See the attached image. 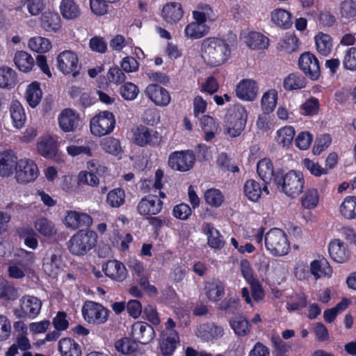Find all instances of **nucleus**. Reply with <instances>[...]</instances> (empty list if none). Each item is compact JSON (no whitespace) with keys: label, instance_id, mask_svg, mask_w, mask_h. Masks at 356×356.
<instances>
[{"label":"nucleus","instance_id":"nucleus-1","mask_svg":"<svg viewBox=\"0 0 356 356\" xmlns=\"http://www.w3.org/2000/svg\"><path fill=\"white\" fill-rule=\"evenodd\" d=\"M202 57L211 67L225 63L231 57L232 48L222 38L211 37L205 38L201 45Z\"/></svg>","mask_w":356,"mask_h":356},{"label":"nucleus","instance_id":"nucleus-2","mask_svg":"<svg viewBox=\"0 0 356 356\" xmlns=\"http://www.w3.org/2000/svg\"><path fill=\"white\" fill-rule=\"evenodd\" d=\"M274 182L280 192L295 198L302 192L305 179L301 172L290 170L280 177H275Z\"/></svg>","mask_w":356,"mask_h":356},{"label":"nucleus","instance_id":"nucleus-3","mask_svg":"<svg viewBox=\"0 0 356 356\" xmlns=\"http://www.w3.org/2000/svg\"><path fill=\"white\" fill-rule=\"evenodd\" d=\"M248 119L244 106L234 105L228 110L225 120V134L232 138L239 136L243 131Z\"/></svg>","mask_w":356,"mask_h":356},{"label":"nucleus","instance_id":"nucleus-4","mask_svg":"<svg viewBox=\"0 0 356 356\" xmlns=\"http://www.w3.org/2000/svg\"><path fill=\"white\" fill-rule=\"evenodd\" d=\"M266 249L275 257L286 255L290 250V244L285 233L277 228L268 231L265 236Z\"/></svg>","mask_w":356,"mask_h":356},{"label":"nucleus","instance_id":"nucleus-5","mask_svg":"<svg viewBox=\"0 0 356 356\" xmlns=\"http://www.w3.org/2000/svg\"><path fill=\"white\" fill-rule=\"evenodd\" d=\"M97 237V234L93 231H79L69 241L70 252L74 255L85 254L95 245Z\"/></svg>","mask_w":356,"mask_h":356},{"label":"nucleus","instance_id":"nucleus-6","mask_svg":"<svg viewBox=\"0 0 356 356\" xmlns=\"http://www.w3.org/2000/svg\"><path fill=\"white\" fill-rule=\"evenodd\" d=\"M115 120L114 115L109 111L101 112L90 120L91 133L96 136H103L110 134L114 129Z\"/></svg>","mask_w":356,"mask_h":356},{"label":"nucleus","instance_id":"nucleus-7","mask_svg":"<svg viewBox=\"0 0 356 356\" xmlns=\"http://www.w3.org/2000/svg\"><path fill=\"white\" fill-rule=\"evenodd\" d=\"M82 313L88 323L101 325L107 321L110 312L99 303L87 301L82 307Z\"/></svg>","mask_w":356,"mask_h":356},{"label":"nucleus","instance_id":"nucleus-8","mask_svg":"<svg viewBox=\"0 0 356 356\" xmlns=\"http://www.w3.org/2000/svg\"><path fill=\"white\" fill-rule=\"evenodd\" d=\"M195 156L191 150L175 152L168 158V165L175 170L186 172L193 168Z\"/></svg>","mask_w":356,"mask_h":356},{"label":"nucleus","instance_id":"nucleus-9","mask_svg":"<svg viewBox=\"0 0 356 356\" xmlns=\"http://www.w3.org/2000/svg\"><path fill=\"white\" fill-rule=\"evenodd\" d=\"M19 302L20 309L15 310V314L17 318L29 317L33 318L40 314L42 301L37 297L25 295L22 297Z\"/></svg>","mask_w":356,"mask_h":356},{"label":"nucleus","instance_id":"nucleus-10","mask_svg":"<svg viewBox=\"0 0 356 356\" xmlns=\"http://www.w3.org/2000/svg\"><path fill=\"white\" fill-rule=\"evenodd\" d=\"M57 66L64 74H72L76 77L79 74L78 56L72 51H63L58 55Z\"/></svg>","mask_w":356,"mask_h":356},{"label":"nucleus","instance_id":"nucleus-11","mask_svg":"<svg viewBox=\"0 0 356 356\" xmlns=\"http://www.w3.org/2000/svg\"><path fill=\"white\" fill-rule=\"evenodd\" d=\"M133 142L140 146L156 145L159 143L156 131L145 126L140 125L131 129Z\"/></svg>","mask_w":356,"mask_h":356},{"label":"nucleus","instance_id":"nucleus-12","mask_svg":"<svg viewBox=\"0 0 356 356\" xmlns=\"http://www.w3.org/2000/svg\"><path fill=\"white\" fill-rule=\"evenodd\" d=\"M38 174V169L35 163L29 159L18 161L15 170V179L18 183L25 184L34 181Z\"/></svg>","mask_w":356,"mask_h":356},{"label":"nucleus","instance_id":"nucleus-13","mask_svg":"<svg viewBox=\"0 0 356 356\" xmlns=\"http://www.w3.org/2000/svg\"><path fill=\"white\" fill-rule=\"evenodd\" d=\"M300 70L312 80H316L321 75L319 62L310 52L302 54L298 60Z\"/></svg>","mask_w":356,"mask_h":356},{"label":"nucleus","instance_id":"nucleus-14","mask_svg":"<svg viewBox=\"0 0 356 356\" xmlns=\"http://www.w3.org/2000/svg\"><path fill=\"white\" fill-rule=\"evenodd\" d=\"M62 265L61 251L58 248H50L43 259V269L51 277H56Z\"/></svg>","mask_w":356,"mask_h":356},{"label":"nucleus","instance_id":"nucleus-15","mask_svg":"<svg viewBox=\"0 0 356 356\" xmlns=\"http://www.w3.org/2000/svg\"><path fill=\"white\" fill-rule=\"evenodd\" d=\"M131 337L141 344H147L155 337L154 328L143 321H137L131 326Z\"/></svg>","mask_w":356,"mask_h":356},{"label":"nucleus","instance_id":"nucleus-16","mask_svg":"<svg viewBox=\"0 0 356 356\" xmlns=\"http://www.w3.org/2000/svg\"><path fill=\"white\" fill-rule=\"evenodd\" d=\"M145 92L157 106H166L170 102V95L168 91L157 84L148 85Z\"/></svg>","mask_w":356,"mask_h":356},{"label":"nucleus","instance_id":"nucleus-17","mask_svg":"<svg viewBox=\"0 0 356 356\" xmlns=\"http://www.w3.org/2000/svg\"><path fill=\"white\" fill-rule=\"evenodd\" d=\"M92 223L91 217L76 211H67L65 217V225L67 227L76 229L79 227H89Z\"/></svg>","mask_w":356,"mask_h":356},{"label":"nucleus","instance_id":"nucleus-18","mask_svg":"<svg viewBox=\"0 0 356 356\" xmlns=\"http://www.w3.org/2000/svg\"><path fill=\"white\" fill-rule=\"evenodd\" d=\"M79 121V115L70 108L64 109L58 116L59 127L65 132L75 131Z\"/></svg>","mask_w":356,"mask_h":356},{"label":"nucleus","instance_id":"nucleus-19","mask_svg":"<svg viewBox=\"0 0 356 356\" xmlns=\"http://www.w3.org/2000/svg\"><path fill=\"white\" fill-rule=\"evenodd\" d=\"M258 92L257 83L252 79H243L236 86V96L243 100L253 101Z\"/></svg>","mask_w":356,"mask_h":356},{"label":"nucleus","instance_id":"nucleus-20","mask_svg":"<svg viewBox=\"0 0 356 356\" xmlns=\"http://www.w3.org/2000/svg\"><path fill=\"white\" fill-rule=\"evenodd\" d=\"M102 270L110 278L122 282L127 277V269L124 265L117 260H110L102 266Z\"/></svg>","mask_w":356,"mask_h":356},{"label":"nucleus","instance_id":"nucleus-21","mask_svg":"<svg viewBox=\"0 0 356 356\" xmlns=\"http://www.w3.org/2000/svg\"><path fill=\"white\" fill-rule=\"evenodd\" d=\"M163 202L156 196L149 195L143 198L138 205V211L141 215H155L161 210Z\"/></svg>","mask_w":356,"mask_h":356},{"label":"nucleus","instance_id":"nucleus-22","mask_svg":"<svg viewBox=\"0 0 356 356\" xmlns=\"http://www.w3.org/2000/svg\"><path fill=\"white\" fill-rule=\"evenodd\" d=\"M17 159L12 150L0 152V175L9 177L17 166Z\"/></svg>","mask_w":356,"mask_h":356},{"label":"nucleus","instance_id":"nucleus-23","mask_svg":"<svg viewBox=\"0 0 356 356\" xmlns=\"http://www.w3.org/2000/svg\"><path fill=\"white\" fill-rule=\"evenodd\" d=\"M328 250L330 257L336 262L344 263L350 259V252L344 243L339 239H334L330 243Z\"/></svg>","mask_w":356,"mask_h":356},{"label":"nucleus","instance_id":"nucleus-24","mask_svg":"<svg viewBox=\"0 0 356 356\" xmlns=\"http://www.w3.org/2000/svg\"><path fill=\"white\" fill-rule=\"evenodd\" d=\"M261 267L268 275L276 278L282 277L286 273L284 263L280 260L273 259L270 261L267 258L263 257L261 260Z\"/></svg>","mask_w":356,"mask_h":356},{"label":"nucleus","instance_id":"nucleus-25","mask_svg":"<svg viewBox=\"0 0 356 356\" xmlns=\"http://www.w3.org/2000/svg\"><path fill=\"white\" fill-rule=\"evenodd\" d=\"M58 350L61 356H81L80 345L71 338H63L59 341Z\"/></svg>","mask_w":356,"mask_h":356},{"label":"nucleus","instance_id":"nucleus-26","mask_svg":"<svg viewBox=\"0 0 356 356\" xmlns=\"http://www.w3.org/2000/svg\"><path fill=\"white\" fill-rule=\"evenodd\" d=\"M162 16L168 23L173 24L179 22L183 16L181 4L177 2L167 3L162 10Z\"/></svg>","mask_w":356,"mask_h":356},{"label":"nucleus","instance_id":"nucleus-27","mask_svg":"<svg viewBox=\"0 0 356 356\" xmlns=\"http://www.w3.org/2000/svg\"><path fill=\"white\" fill-rule=\"evenodd\" d=\"M203 232L207 236L209 245L212 248L220 249L225 245L223 237L218 230L211 224L205 223L202 226Z\"/></svg>","mask_w":356,"mask_h":356},{"label":"nucleus","instance_id":"nucleus-28","mask_svg":"<svg viewBox=\"0 0 356 356\" xmlns=\"http://www.w3.org/2000/svg\"><path fill=\"white\" fill-rule=\"evenodd\" d=\"M310 271L317 280L323 277H330L332 273V268L329 262L323 258L313 261L310 264Z\"/></svg>","mask_w":356,"mask_h":356},{"label":"nucleus","instance_id":"nucleus-29","mask_svg":"<svg viewBox=\"0 0 356 356\" xmlns=\"http://www.w3.org/2000/svg\"><path fill=\"white\" fill-rule=\"evenodd\" d=\"M13 60L16 67L23 72L31 71L35 64L33 58L24 51H17L15 54Z\"/></svg>","mask_w":356,"mask_h":356},{"label":"nucleus","instance_id":"nucleus-30","mask_svg":"<svg viewBox=\"0 0 356 356\" xmlns=\"http://www.w3.org/2000/svg\"><path fill=\"white\" fill-rule=\"evenodd\" d=\"M60 21L58 13H44L41 17V26L46 31L56 32L61 28Z\"/></svg>","mask_w":356,"mask_h":356},{"label":"nucleus","instance_id":"nucleus-31","mask_svg":"<svg viewBox=\"0 0 356 356\" xmlns=\"http://www.w3.org/2000/svg\"><path fill=\"white\" fill-rule=\"evenodd\" d=\"M42 97V92L39 83L35 81L27 86L25 98L31 107H36L40 104Z\"/></svg>","mask_w":356,"mask_h":356},{"label":"nucleus","instance_id":"nucleus-32","mask_svg":"<svg viewBox=\"0 0 356 356\" xmlns=\"http://www.w3.org/2000/svg\"><path fill=\"white\" fill-rule=\"evenodd\" d=\"M38 150L44 157H54L57 153L56 140L51 136L42 138L38 143Z\"/></svg>","mask_w":356,"mask_h":356},{"label":"nucleus","instance_id":"nucleus-33","mask_svg":"<svg viewBox=\"0 0 356 356\" xmlns=\"http://www.w3.org/2000/svg\"><path fill=\"white\" fill-rule=\"evenodd\" d=\"M229 324L236 334L244 337L249 334L251 325L248 320L242 315L233 317L229 320Z\"/></svg>","mask_w":356,"mask_h":356},{"label":"nucleus","instance_id":"nucleus-34","mask_svg":"<svg viewBox=\"0 0 356 356\" xmlns=\"http://www.w3.org/2000/svg\"><path fill=\"white\" fill-rule=\"evenodd\" d=\"M62 16L67 19H75L81 15L79 6L74 0H62L60 5Z\"/></svg>","mask_w":356,"mask_h":356},{"label":"nucleus","instance_id":"nucleus-35","mask_svg":"<svg viewBox=\"0 0 356 356\" xmlns=\"http://www.w3.org/2000/svg\"><path fill=\"white\" fill-rule=\"evenodd\" d=\"M314 40L316 50L319 54L325 56L331 52L333 42L330 35L319 32L316 35Z\"/></svg>","mask_w":356,"mask_h":356},{"label":"nucleus","instance_id":"nucleus-36","mask_svg":"<svg viewBox=\"0 0 356 356\" xmlns=\"http://www.w3.org/2000/svg\"><path fill=\"white\" fill-rule=\"evenodd\" d=\"M257 173L265 184L269 183L276 177L273 163L268 159H263L257 163Z\"/></svg>","mask_w":356,"mask_h":356},{"label":"nucleus","instance_id":"nucleus-37","mask_svg":"<svg viewBox=\"0 0 356 356\" xmlns=\"http://www.w3.org/2000/svg\"><path fill=\"white\" fill-rule=\"evenodd\" d=\"M245 43L252 49H262L268 47V39L260 33L252 31L245 37Z\"/></svg>","mask_w":356,"mask_h":356},{"label":"nucleus","instance_id":"nucleus-38","mask_svg":"<svg viewBox=\"0 0 356 356\" xmlns=\"http://www.w3.org/2000/svg\"><path fill=\"white\" fill-rule=\"evenodd\" d=\"M225 286L218 281L213 280L207 283L205 286V293L207 298L213 302L218 301L224 296Z\"/></svg>","mask_w":356,"mask_h":356},{"label":"nucleus","instance_id":"nucleus-39","mask_svg":"<svg viewBox=\"0 0 356 356\" xmlns=\"http://www.w3.org/2000/svg\"><path fill=\"white\" fill-rule=\"evenodd\" d=\"M10 116L14 126L19 129L26 121V115L22 105L18 101H13L10 108Z\"/></svg>","mask_w":356,"mask_h":356},{"label":"nucleus","instance_id":"nucleus-40","mask_svg":"<svg viewBox=\"0 0 356 356\" xmlns=\"http://www.w3.org/2000/svg\"><path fill=\"white\" fill-rule=\"evenodd\" d=\"M179 337L175 331H170L169 333L163 334V341L161 344L162 353L165 356L171 355L175 351Z\"/></svg>","mask_w":356,"mask_h":356},{"label":"nucleus","instance_id":"nucleus-41","mask_svg":"<svg viewBox=\"0 0 356 356\" xmlns=\"http://www.w3.org/2000/svg\"><path fill=\"white\" fill-rule=\"evenodd\" d=\"M306 79L299 73H291L284 80L283 86L286 90H300L305 87Z\"/></svg>","mask_w":356,"mask_h":356},{"label":"nucleus","instance_id":"nucleus-42","mask_svg":"<svg viewBox=\"0 0 356 356\" xmlns=\"http://www.w3.org/2000/svg\"><path fill=\"white\" fill-rule=\"evenodd\" d=\"M271 19L277 26L288 29L292 25L291 15L284 9H276L271 13Z\"/></svg>","mask_w":356,"mask_h":356},{"label":"nucleus","instance_id":"nucleus-43","mask_svg":"<svg viewBox=\"0 0 356 356\" xmlns=\"http://www.w3.org/2000/svg\"><path fill=\"white\" fill-rule=\"evenodd\" d=\"M17 81V74L12 68L3 67L0 68V88H11Z\"/></svg>","mask_w":356,"mask_h":356},{"label":"nucleus","instance_id":"nucleus-44","mask_svg":"<svg viewBox=\"0 0 356 356\" xmlns=\"http://www.w3.org/2000/svg\"><path fill=\"white\" fill-rule=\"evenodd\" d=\"M340 213L346 219L356 218V197H346L340 206Z\"/></svg>","mask_w":356,"mask_h":356},{"label":"nucleus","instance_id":"nucleus-45","mask_svg":"<svg viewBox=\"0 0 356 356\" xmlns=\"http://www.w3.org/2000/svg\"><path fill=\"white\" fill-rule=\"evenodd\" d=\"M277 100V92L275 90H269L266 92L261 99V106L265 113H270L275 109Z\"/></svg>","mask_w":356,"mask_h":356},{"label":"nucleus","instance_id":"nucleus-46","mask_svg":"<svg viewBox=\"0 0 356 356\" xmlns=\"http://www.w3.org/2000/svg\"><path fill=\"white\" fill-rule=\"evenodd\" d=\"M125 192L120 188H117L108 192L106 203L112 208H119L125 202Z\"/></svg>","mask_w":356,"mask_h":356},{"label":"nucleus","instance_id":"nucleus-47","mask_svg":"<svg viewBox=\"0 0 356 356\" xmlns=\"http://www.w3.org/2000/svg\"><path fill=\"white\" fill-rule=\"evenodd\" d=\"M209 27L203 23L191 22L185 29V33L188 38L198 39L207 34Z\"/></svg>","mask_w":356,"mask_h":356},{"label":"nucleus","instance_id":"nucleus-48","mask_svg":"<svg viewBox=\"0 0 356 356\" xmlns=\"http://www.w3.org/2000/svg\"><path fill=\"white\" fill-rule=\"evenodd\" d=\"M294 136L295 130L293 127L286 126L277 131L275 140L282 147H287L293 141Z\"/></svg>","mask_w":356,"mask_h":356},{"label":"nucleus","instance_id":"nucleus-49","mask_svg":"<svg viewBox=\"0 0 356 356\" xmlns=\"http://www.w3.org/2000/svg\"><path fill=\"white\" fill-rule=\"evenodd\" d=\"M270 341L273 346V356H287L291 350V346L284 341L278 335L273 334Z\"/></svg>","mask_w":356,"mask_h":356},{"label":"nucleus","instance_id":"nucleus-50","mask_svg":"<svg viewBox=\"0 0 356 356\" xmlns=\"http://www.w3.org/2000/svg\"><path fill=\"white\" fill-rule=\"evenodd\" d=\"M223 329L214 324L203 325L199 330V336L204 340H210L222 336Z\"/></svg>","mask_w":356,"mask_h":356},{"label":"nucleus","instance_id":"nucleus-51","mask_svg":"<svg viewBox=\"0 0 356 356\" xmlns=\"http://www.w3.org/2000/svg\"><path fill=\"white\" fill-rule=\"evenodd\" d=\"M243 191L245 195L253 202L257 201L261 194L260 184L253 179H249L245 183Z\"/></svg>","mask_w":356,"mask_h":356},{"label":"nucleus","instance_id":"nucleus-52","mask_svg":"<svg viewBox=\"0 0 356 356\" xmlns=\"http://www.w3.org/2000/svg\"><path fill=\"white\" fill-rule=\"evenodd\" d=\"M35 229L44 236H52L56 234L54 223L45 218H40L35 222Z\"/></svg>","mask_w":356,"mask_h":356},{"label":"nucleus","instance_id":"nucleus-53","mask_svg":"<svg viewBox=\"0 0 356 356\" xmlns=\"http://www.w3.org/2000/svg\"><path fill=\"white\" fill-rule=\"evenodd\" d=\"M319 200L318 191L315 188H309L301 197L302 206L307 209H314Z\"/></svg>","mask_w":356,"mask_h":356},{"label":"nucleus","instance_id":"nucleus-54","mask_svg":"<svg viewBox=\"0 0 356 356\" xmlns=\"http://www.w3.org/2000/svg\"><path fill=\"white\" fill-rule=\"evenodd\" d=\"M115 346L118 352L124 355L131 354L138 349L137 341L127 337L118 340Z\"/></svg>","mask_w":356,"mask_h":356},{"label":"nucleus","instance_id":"nucleus-55","mask_svg":"<svg viewBox=\"0 0 356 356\" xmlns=\"http://www.w3.org/2000/svg\"><path fill=\"white\" fill-rule=\"evenodd\" d=\"M29 47L32 51L44 53L51 49V44L48 39L38 36L29 40Z\"/></svg>","mask_w":356,"mask_h":356},{"label":"nucleus","instance_id":"nucleus-56","mask_svg":"<svg viewBox=\"0 0 356 356\" xmlns=\"http://www.w3.org/2000/svg\"><path fill=\"white\" fill-rule=\"evenodd\" d=\"M340 15L342 18L350 19L356 16V1L344 0L340 3Z\"/></svg>","mask_w":356,"mask_h":356},{"label":"nucleus","instance_id":"nucleus-57","mask_svg":"<svg viewBox=\"0 0 356 356\" xmlns=\"http://www.w3.org/2000/svg\"><path fill=\"white\" fill-rule=\"evenodd\" d=\"M204 199L208 204L218 207L223 202L224 197L219 190L211 188L205 192Z\"/></svg>","mask_w":356,"mask_h":356},{"label":"nucleus","instance_id":"nucleus-58","mask_svg":"<svg viewBox=\"0 0 356 356\" xmlns=\"http://www.w3.org/2000/svg\"><path fill=\"white\" fill-rule=\"evenodd\" d=\"M239 307L240 299L238 297L226 298L220 302L219 306V309L227 314H234Z\"/></svg>","mask_w":356,"mask_h":356},{"label":"nucleus","instance_id":"nucleus-59","mask_svg":"<svg viewBox=\"0 0 356 356\" xmlns=\"http://www.w3.org/2000/svg\"><path fill=\"white\" fill-rule=\"evenodd\" d=\"M102 148L106 152L117 154L121 151L120 141L114 138H106L101 142Z\"/></svg>","mask_w":356,"mask_h":356},{"label":"nucleus","instance_id":"nucleus-60","mask_svg":"<svg viewBox=\"0 0 356 356\" xmlns=\"http://www.w3.org/2000/svg\"><path fill=\"white\" fill-rule=\"evenodd\" d=\"M139 92V90L136 85L127 82L120 88V93L121 96L127 100L134 99Z\"/></svg>","mask_w":356,"mask_h":356},{"label":"nucleus","instance_id":"nucleus-61","mask_svg":"<svg viewBox=\"0 0 356 356\" xmlns=\"http://www.w3.org/2000/svg\"><path fill=\"white\" fill-rule=\"evenodd\" d=\"M344 68L350 70H356V48L350 47L344 51L343 60Z\"/></svg>","mask_w":356,"mask_h":356},{"label":"nucleus","instance_id":"nucleus-62","mask_svg":"<svg viewBox=\"0 0 356 356\" xmlns=\"http://www.w3.org/2000/svg\"><path fill=\"white\" fill-rule=\"evenodd\" d=\"M302 113L305 115H314L317 114L319 110L318 100L315 97L307 99L300 106Z\"/></svg>","mask_w":356,"mask_h":356},{"label":"nucleus","instance_id":"nucleus-63","mask_svg":"<svg viewBox=\"0 0 356 356\" xmlns=\"http://www.w3.org/2000/svg\"><path fill=\"white\" fill-rule=\"evenodd\" d=\"M99 179L92 172L81 171L78 175V184L90 186H97L99 184Z\"/></svg>","mask_w":356,"mask_h":356},{"label":"nucleus","instance_id":"nucleus-64","mask_svg":"<svg viewBox=\"0 0 356 356\" xmlns=\"http://www.w3.org/2000/svg\"><path fill=\"white\" fill-rule=\"evenodd\" d=\"M108 3L106 0H90L92 12L96 15H104L108 13Z\"/></svg>","mask_w":356,"mask_h":356}]
</instances>
